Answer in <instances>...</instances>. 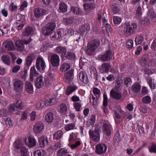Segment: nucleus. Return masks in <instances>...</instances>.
Returning a JSON list of instances; mask_svg holds the SVG:
<instances>
[{"label":"nucleus","mask_w":156,"mask_h":156,"mask_svg":"<svg viewBox=\"0 0 156 156\" xmlns=\"http://www.w3.org/2000/svg\"><path fill=\"white\" fill-rule=\"evenodd\" d=\"M100 44L99 40H91L87 44V49L86 51L88 55L92 54L99 46Z\"/></svg>","instance_id":"1"},{"label":"nucleus","mask_w":156,"mask_h":156,"mask_svg":"<svg viewBox=\"0 0 156 156\" xmlns=\"http://www.w3.org/2000/svg\"><path fill=\"white\" fill-rule=\"evenodd\" d=\"M56 27L55 23H49L42 29V34L45 36H49L52 34Z\"/></svg>","instance_id":"2"},{"label":"nucleus","mask_w":156,"mask_h":156,"mask_svg":"<svg viewBox=\"0 0 156 156\" xmlns=\"http://www.w3.org/2000/svg\"><path fill=\"white\" fill-rule=\"evenodd\" d=\"M100 130L98 128H96L94 130L91 129L90 130L89 133L90 138L96 143L98 142L100 140Z\"/></svg>","instance_id":"3"},{"label":"nucleus","mask_w":156,"mask_h":156,"mask_svg":"<svg viewBox=\"0 0 156 156\" xmlns=\"http://www.w3.org/2000/svg\"><path fill=\"white\" fill-rule=\"evenodd\" d=\"M44 128V123L42 122L38 121L36 122L34 126L33 131L36 134L41 133Z\"/></svg>","instance_id":"4"},{"label":"nucleus","mask_w":156,"mask_h":156,"mask_svg":"<svg viewBox=\"0 0 156 156\" xmlns=\"http://www.w3.org/2000/svg\"><path fill=\"white\" fill-rule=\"evenodd\" d=\"M23 83L20 80L18 79L14 80L13 82L14 90L17 92L21 93L23 89Z\"/></svg>","instance_id":"5"},{"label":"nucleus","mask_w":156,"mask_h":156,"mask_svg":"<svg viewBox=\"0 0 156 156\" xmlns=\"http://www.w3.org/2000/svg\"><path fill=\"white\" fill-rule=\"evenodd\" d=\"M52 66L58 67L60 64V58L59 56L56 54L52 55L48 58Z\"/></svg>","instance_id":"6"},{"label":"nucleus","mask_w":156,"mask_h":156,"mask_svg":"<svg viewBox=\"0 0 156 156\" xmlns=\"http://www.w3.org/2000/svg\"><path fill=\"white\" fill-rule=\"evenodd\" d=\"M31 41V40H18L15 42L17 50L22 51L23 50V44H27Z\"/></svg>","instance_id":"7"},{"label":"nucleus","mask_w":156,"mask_h":156,"mask_svg":"<svg viewBox=\"0 0 156 156\" xmlns=\"http://www.w3.org/2000/svg\"><path fill=\"white\" fill-rule=\"evenodd\" d=\"M36 67L37 70H44L46 68L45 62L42 57H39L37 58L36 63Z\"/></svg>","instance_id":"8"},{"label":"nucleus","mask_w":156,"mask_h":156,"mask_svg":"<svg viewBox=\"0 0 156 156\" xmlns=\"http://www.w3.org/2000/svg\"><path fill=\"white\" fill-rule=\"evenodd\" d=\"M95 152L99 154H102L105 153L107 149V146L104 144H98L95 147Z\"/></svg>","instance_id":"9"},{"label":"nucleus","mask_w":156,"mask_h":156,"mask_svg":"<svg viewBox=\"0 0 156 156\" xmlns=\"http://www.w3.org/2000/svg\"><path fill=\"white\" fill-rule=\"evenodd\" d=\"M113 55L112 51L110 50H108L104 54L100 55L98 56V58L103 61H107L112 58Z\"/></svg>","instance_id":"10"},{"label":"nucleus","mask_w":156,"mask_h":156,"mask_svg":"<svg viewBox=\"0 0 156 156\" xmlns=\"http://www.w3.org/2000/svg\"><path fill=\"white\" fill-rule=\"evenodd\" d=\"M89 30L90 26L88 24H85L81 27L79 29L80 34H78V36H80L78 39H80L81 38L80 35L83 37V36H85Z\"/></svg>","instance_id":"11"},{"label":"nucleus","mask_w":156,"mask_h":156,"mask_svg":"<svg viewBox=\"0 0 156 156\" xmlns=\"http://www.w3.org/2000/svg\"><path fill=\"white\" fill-rule=\"evenodd\" d=\"M47 14V11L46 9L39 8L36 9L34 11V15L37 18H41Z\"/></svg>","instance_id":"12"},{"label":"nucleus","mask_w":156,"mask_h":156,"mask_svg":"<svg viewBox=\"0 0 156 156\" xmlns=\"http://www.w3.org/2000/svg\"><path fill=\"white\" fill-rule=\"evenodd\" d=\"M126 28V33L128 35H130L136 30L137 25L135 23H132L131 25L127 26Z\"/></svg>","instance_id":"13"},{"label":"nucleus","mask_w":156,"mask_h":156,"mask_svg":"<svg viewBox=\"0 0 156 156\" xmlns=\"http://www.w3.org/2000/svg\"><path fill=\"white\" fill-rule=\"evenodd\" d=\"M103 130L104 132V134L109 136L112 133L111 126L108 122L104 123L103 126Z\"/></svg>","instance_id":"14"},{"label":"nucleus","mask_w":156,"mask_h":156,"mask_svg":"<svg viewBox=\"0 0 156 156\" xmlns=\"http://www.w3.org/2000/svg\"><path fill=\"white\" fill-rule=\"evenodd\" d=\"M22 101L21 100H17L16 103L11 104L9 108L10 112H12L15 111L16 108L21 109L22 108Z\"/></svg>","instance_id":"15"},{"label":"nucleus","mask_w":156,"mask_h":156,"mask_svg":"<svg viewBox=\"0 0 156 156\" xmlns=\"http://www.w3.org/2000/svg\"><path fill=\"white\" fill-rule=\"evenodd\" d=\"M78 78L82 82L87 84L88 82V80L86 73L83 71H81L78 74Z\"/></svg>","instance_id":"16"},{"label":"nucleus","mask_w":156,"mask_h":156,"mask_svg":"<svg viewBox=\"0 0 156 156\" xmlns=\"http://www.w3.org/2000/svg\"><path fill=\"white\" fill-rule=\"evenodd\" d=\"M26 144L30 147L35 146L37 144V141L35 138L31 136H29L27 139L25 140Z\"/></svg>","instance_id":"17"},{"label":"nucleus","mask_w":156,"mask_h":156,"mask_svg":"<svg viewBox=\"0 0 156 156\" xmlns=\"http://www.w3.org/2000/svg\"><path fill=\"white\" fill-rule=\"evenodd\" d=\"M43 77L42 76L37 77L35 82V85L38 89L42 88L44 86Z\"/></svg>","instance_id":"18"},{"label":"nucleus","mask_w":156,"mask_h":156,"mask_svg":"<svg viewBox=\"0 0 156 156\" xmlns=\"http://www.w3.org/2000/svg\"><path fill=\"white\" fill-rule=\"evenodd\" d=\"M3 45L6 50L9 51L14 50L15 49L14 44L11 40H6L3 43Z\"/></svg>","instance_id":"19"},{"label":"nucleus","mask_w":156,"mask_h":156,"mask_svg":"<svg viewBox=\"0 0 156 156\" xmlns=\"http://www.w3.org/2000/svg\"><path fill=\"white\" fill-rule=\"evenodd\" d=\"M25 89L26 92L29 94H32L34 92L33 86L32 84L28 81L25 83Z\"/></svg>","instance_id":"20"},{"label":"nucleus","mask_w":156,"mask_h":156,"mask_svg":"<svg viewBox=\"0 0 156 156\" xmlns=\"http://www.w3.org/2000/svg\"><path fill=\"white\" fill-rule=\"evenodd\" d=\"M38 141L39 145L41 147H44L47 145L48 143V140L47 137L44 136H42L39 138Z\"/></svg>","instance_id":"21"},{"label":"nucleus","mask_w":156,"mask_h":156,"mask_svg":"<svg viewBox=\"0 0 156 156\" xmlns=\"http://www.w3.org/2000/svg\"><path fill=\"white\" fill-rule=\"evenodd\" d=\"M34 33V30L33 27L28 26L23 32V35L24 36H28L32 35Z\"/></svg>","instance_id":"22"},{"label":"nucleus","mask_w":156,"mask_h":156,"mask_svg":"<svg viewBox=\"0 0 156 156\" xmlns=\"http://www.w3.org/2000/svg\"><path fill=\"white\" fill-rule=\"evenodd\" d=\"M73 73L74 70L73 69H71L64 74V78L67 81H69L71 80L73 78Z\"/></svg>","instance_id":"23"},{"label":"nucleus","mask_w":156,"mask_h":156,"mask_svg":"<svg viewBox=\"0 0 156 156\" xmlns=\"http://www.w3.org/2000/svg\"><path fill=\"white\" fill-rule=\"evenodd\" d=\"M39 75V73L36 71L35 67H32L30 69V80L33 82L34 80V78L37 76Z\"/></svg>","instance_id":"24"},{"label":"nucleus","mask_w":156,"mask_h":156,"mask_svg":"<svg viewBox=\"0 0 156 156\" xmlns=\"http://www.w3.org/2000/svg\"><path fill=\"white\" fill-rule=\"evenodd\" d=\"M111 66L108 63H105L101 65L100 70L101 73L107 72L109 71L111 69Z\"/></svg>","instance_id":"25"},{"label":"nucleus","mask_w":156,"mask_h":156,"mask_svg":"<svg viewBox=\"0 0 156 156\" xmlns=\"http://www.w3.org/2000/svg\"><path fill=\"white\" fill-rule=\"evenodd\" d=\"M110 96L114 99L117 100L120 99L122 98L121 93L119 92H116L114 90H111Z\"/></svg>","instance_id":"26"},{"label":"nucleus","mask_w":156,"mask_h":156,"mask_svg":"<svg viewBox=\"0 0 156 156\" xmlns=\"http://www.w3.org/2000/svg\"><path fill=\"white\" fill-rule=\"evenodd\" d=\"M70 64L67 62L62 63L60 67V70L62 72L68 71L70 68Z\"/></svg>","instance_id":"27"},{"label":"nucleus","mask_w":156,"mask_h":156,"mask_svg":"<svg viewBox=\"0 0 156 156\" xmlns=\"http://www.w3.org/2000/svg\"><path fill=\"white\" fill-rule=\"evenodd\" d=\"M13 146L16 149H21L24 147L22 142L20 139L16 140L13 143Z\"/></svg>","instance_id":"28"},{"label":"nucleus","mask_w":156,"mask_h":156,"mask_svg":"<svg viewBox=\"0 0 156 156\" xmlns=\"http://www.w3.org/2000/svg\"><path fill=\"white\" fill-rule=\"evenodd\" d=\"M57 101V98H52L46 100L44 102L45 106L49 107L55 104Z\"/></svg>","instance_id":"29"},{"label":"nucleus","mask_w":156,"mask_h":156,"mask_svg":"<svg viewBox=\"0 0 156 156\" xmlns=\"http://www.w3.org/2000/svg\"><path fill=\"white\" fill-rule=\"evenodd\" d=\"M77 87L75 85L70 86L67 87L65 94L66 95H69L72 94L77 89Z\"/></svg>","instance_id":"30"},{"label":"nucleus","mask_w":156,"mask_h":156,"mask_svg":"<svg viewBox=\"0 0 156 156\" xmlns=\"http://www.w3.org/2000/svg\"><path fill=\"white\" fill-rule=\"evenodd\" d=\"M45 118V120L47 122L51 123L53 122L54 119L53 114L51 112H48L46 114Z\"/></svg>","instance_id":"31"},{"label":"nucleus","mask_w":156,"mask_h":156,"mask_svg":"<svg viewBox=\"0 0 156 156\" xmlns=\"http://www.w3.org/2000/svg\"><path fill=\"white\" fill-rule=\"evenodd\" d=\"M147 81L151 89L156 88V83H154V79L151 77H148L147 78Z\"/></svg>","instance_id":"32"},{"label":"nucleus","mask_w":156,"mask_h":156,"mask_svg":"<svg viewBox=\"0 0 156 156\" xmlns=\"http://www.w3.org/2000/svg\"><path fill=\"white\" fill-rule=\"evenodd\" d=\"M58 10L60 12H66L67 10V6L66 4L64 2H61L59 5Z\"/></svg>","instance_id":"33"},{"label":"nucleus","mask_w":156,"mask_h":156,"mask_svg":"<svg viewBox=\"0 0 156 156\" xmlns=\"http://www.w3.org/2000/svg\"><path fill=\"white\" fill-rule=\"evenodd\" d=\"M67 110L66 105L64 104H62L58 106V111L62 114H66Z\"/></svg>","instance_id":"34"},{"label":"nucleus","mask_w":156,"mask_h":156,"mask_svg":"<svg viewBox=\"0 0 156 156\" xmlns=\"http://www.w3.org/2000/svg\"><path fill=\"white\" fill-rule=\"evenodd\" d=\"M1 84H3L5 86L10 85V78L8 77H3L1 79Z\"/></svg>","instance_id":"35"},{"label":"nucleus","mask_w":156,"mask_h":156,"mask_svg":"<svg viewBox=\"0 0 156 156\" xmlns=\"http://www.w3.org/2000/svg\"><path fill=\"white\" fill-rule=\"evenodd\" d=\"M34 156H47V152L45 150H37L34 152Z\"/></svg>","instance_id":"36"},{"label":"nucleus","mask_w":156,"mask_h":156,"mask_svg":"<svg viewBox=\"0 0 156 156\" xmlns=\"http://www.w3.org/2000/svg\"><path fill=\"white\" fill-rule=\"evenodd\" d=\"M71 11L76 15H81L83 12L79 8L76 7H71Z\"/></svg>","instance_id":"37"},{"label":"nucleus","mask_w":156,"mask_h":156,"mask_svg":"<svg viewBox=\"0 0 156 156\" xmlns=\"http://www.w3.org/2000/svg\"><path fill=\"white\" fill-rule=\"evenodd\" d=\"M66 48L61 46L57 47L55 49L56 52L61 54L62 56H63L66 52Z\"/></svg>","instance_id":"38"},{"label":"nucleus","mask_w":156,"mask_h":156,"mask_svg":"<svg viewBox=\"0 0 156 156\" xmlns=\"http://www.w3.org/2000/svg\"><path fill=\"white\" fill-rule=\"evenodd\" d=\"M2 59L4 64L8 65H9L10 64V58L9 55H5L2 56Z\"/></svg>","instance_id":"39"},{"label":"nucleus","mask_w":156,"mask_h":156,"mask_svg":"<svg viewBox=\"0 0 156 156\" xmlns=\"http://www.w3.org/2000/svg\"><path fill=\"white\" fill-rule=\"evenodd\" d=\"M63 132L61 130H58L55 132L53 135L54 140L60 139L63 135Z\"/></svg>","instance_id":"40"},{"label":"nucleus","mask_w":156,"mask_h":156,"mask_svg":"<svg viewBox=\"0 0 156 156\" xmlns=\"http://www.w3.org/2000/svg\"><path fill=\"white\" fill-rule=\"evenodd\" d=\"M34 58V55L31 54L27 56L26 59V64L27 66L30 65Z\"/></svg>","instance_id":"41"},{"label":"nucleus","mask_w":156,"mask_h":156,"mask_svg":"<svg viewBox=\"0 0 156 156\" xmlns=\"http://www.w3.org/2000/svg\"><path fill=\"white\" fill-rule=\"evenodd\" d=\"M112 11L114 14H116L119 13L120 11V9L119 8L118 5L117 4H114L112 5Z\"/></svg>","instance_id":"42"},{"label":"nucleus","mask_w":156,"mask_h":156,"mask_svg":"<svg viewBox=\"0 0 156 156\" xmlns=\"http://www.w3.org/2000/svg\"><path fill=\"white\" fill-rule=\"evenodd\" d=\"M78 134L76 133H72L69 135V140L70 142H72L77 139Z\"/></svg>","instance_id":"43"},{"label":"nucleus","mask_w":156,"mask_h":156,"mask_svg":"<svg viewBox=\"0 0 156 156\" xmlns=\"http://www.w3.org/2000/svg\"><path fill=\"white\" fill-rule=\"evenodd\" d=\"M75 124L72 123L65 125L64 129L66 131H68L75 129Z\"/></svg>","instance_id":"44"},{"label":"nucleus","mask_w":156,"mask_h":156,"mask_svg":"<svg viewBox=\"0 0 156 156\" xmlns=\"http://www.w3.org/2000/svg\"><path fill=\"white\" fill-rule=\"evenodd\" d=\"M95 122V116L94 115H92L90 116L89 119L87 122V125L89 126L90 125L94 124Z\"/></svg>","instance_id":"45"},{"label":"nucleus","mask_w":156,"mask_h":156,"mask_svg":"<svg viewBox=\"0 0 156 156\" xmlns=\"http://www.w3.org/2000/svg\"><path fill=\"white\" fill-rule=\"evenodd\" d=\"M28 112L27 111L22 112L20 121H26L28 118Z\"/></svg>","instance_id":"46"},{"label":"nucleus","mask_w":156,"mask_h":156,"mask_svg":"<svg viewBox=\"0 0 156 156\" xmlns=\"http://www.w3.org/2000/svg\"><path fill=\"white\" fill-rule=\"evenodd\" d=\"M140 86L138 83H136L133 84L132 86V90L135 92H138L140 90Z\"/></svg>","instance_id":"47"},{"label":"nucleus","mask_w":156,"mask_h":156,"mask_svg":"<svg viewBox=\"0 0 156 156\" xmlns=\"http://www.w3.org/2000/svg\"><path fill=\"white\" fill-rule=\"evenodd\" d=\"M81 144V140L77 141L73 144L69 145V146L72 150H74L76 148L80 146Z\"/></svg>","instance_id":"48"},{"label":"nucleus","mask_w":156,"mask_h":156,"mask_svg":"<svg viewBox=\"0 0 156 156\" xmlns=\"http://www.w3.org/2000/svg\"><path fill=\"white\" fill-rule=\"evenodd\" d=\"M21 156H28L29 152L28 149L24 146L20 149Z\"/></svg>","instance_id":"49"},{"label":"nucleus","mask_w":156,"mask_h":156,"mask_svg":"<svg viewBox=\"0 0 156 156\" xmlns=\"http://www.w3.org/2000/svg\"><path fill=\"white\" fill-rule=\"evenodd\" d=\"M44 106V102L43 101H40L36 104L35 108L37 110H40L43 108Z\"/></svg>","instance_id":"50"},{"label":"nucleus","mask_w":156,"mask_h":156,"mask_svg":"<svg viewBox=\"0 0 156 156\" xmlns=\"http://www.w3.org/2000/svg\"><path fill=\"white\" fill-rule=\"evenodd\" d=\"M69 152V151L68 149L65 148H62L58 151L57 154L58 156H62Z\"/></svg>","instance_id":"51"},{"label":"nucleus","mask_w":156,"mask_h":156,"mask_svg":"<svg viewBox=\"0 0 156 156\" xmlns=\"http://www.w3.org/2000/svg\"><path fill=\"white\" fill-rule=\"evenodd\" d=\"M64 57H65L66 58L68 59L73 60L75 58L74 55L73 53L70 52H67L65 53L63 55Z\"/></svg>","instance_id":"52"},{"label":"nucleus","mask_w":156,"mask_h":156,"mask_svg":"<svg viewBox=\"0 0 156 156\" xmlns=\"http://www.w3.org/2000/svg\"><path fill=\"white\" fill-rule=\"evenodd\" d=\"M73 20L74 18L72 17L68 18H64L63 19V22L67 25H70L72 23Z\"/></svg>","instance_id":"53"},{"label":"nucleus","mask_w":156,"mask_h":156,"mask_svg":"<svg viewBox=\"0 0 156 156\" xmlns=\"http://www.w3.org/2000/svg\"><path fill=\"white\" fill-rule=\"evenodd\" d=\"M151 101V97L148 96H146L143 98L142 101L143 103L148 104L150 103Z\"/></svg>","instance_id":"54"},{"label":"nucleus","mask_w":156,"mask_h":156,"mask_svg":"<svg viewBox=\"0 0 156 156\" xmlns=\"http://www.w3.org/2000/svg\"><path fill=\"white\" fill-rule=\"evenodd\" d=\"M61 32L60 31H57L54 33V35L50 36V37L52 38H56L57 39H59L61 37Z\"/></svg>","instance_id":"55"},{"label":"nucleus","mask_w":156,"mask_h":156,"mask_svg":"<svg viewBox=\"0 0 156 156\" xmlns=\"http://www.w3.org/2000/svg\"><path fill=\"white\" fill-rule=\"evenodd\" d=\"M81 106V104L79 102H75L74 104V107L77 111H80Z\"/></svg>","instance_id":"56"},{"label":"nucleus","mask_w":156,"mask_h":156,"mask_svg":"<svg viewBox=\"0 0 156 156\" xmlns=\"http://www.w3.org/2000/svg\"><path fill=\"white\" fill-rule=\"evenodd\" d=\"M125 84L126 86H128L129 85L131 84L132 83V80L130 78L127 77L124 80Z\"/></svg>","instance_id":"57"},{"label":"nucleus","mask_w":156,"mask_h":156,"mask_svg":"<svg viewBox=\"0 0 156 156\" xmlns=\"http://www.w3.org/2000/svg\"><path fill=\"white\" fill-rule=\"evenodd\" d=\"M126 46L128 48H131L133 46V42L132 40H128L127 41Z\"/></svg>","instance_id":"58"},{"label":"nucleus","mask_w":156,"mask_h":156,"mask_svg":"<svg viewBox=\"0 0 156 156\" xmlns=\"http://www.w3.org/2000/svg\"><path fill=\"white\" fill-rule=\"evenodd\" d=\"M113 21L115 24H119L121 22V18L117 16H114Z\"/></svg>","instance_id":"59"},{"label":"nucleus","mask_w":156,"mask_h":156,"mask_svg":"<svg viewBox=\"0 0 156 156\" xmlns=\"http://www.w3.org/2000/svg\"><path fill=\"white\" fill-rule=\"evenodd\" d=\"M145 72L146 74L148 75L151 74L155 73V70L153 69H146L145 70Z\"/></svg>","instance_id":"60"},{"label":"nucleus","mask_w":156,"mask_h":156,"mask_svg":"<svg viewBox=\"0 0 156 156\" xmlns=\"http://www.w3.org/2000/svg\"><path fill=\"white\" fill-rule=\"evenodd\" d=\"M141 22L143 25H148L150 23L149 19L147 17L144 18V19L141 20Z\"/></svg>","instance_id":"61"},{"label":"nucleus","mask_w":156,"mask_h":156,"mask_svg":"<svg viewBox=\"0 0 156 156\" xmlns=\"http://www.w3.org/2000/svg\"><path fill=\"white\" fill-rule=\"evenodd\" d=\"M123 117L124 118L128 119L129 120L131 119L132 118V115L128 112H125L123 115Z\"/></svg>","instance_id":"62"},{"label":"nucleus","mask_w":156,"mask_h":156,"mask_svg":"<svg viewBox=\"0 0 156 156\" xmlns=\"http://www.w3.org/2000/svg\"><path fill=\"white\" fill-rule=\"evenodd\" d=\"M142 13V8L140 5L137 7L136 9V13L137 15V16L140 17L141 16Z\"/></svg>","instance_id":"63"},{"label":"nucleus","mask_w":156,"mask_h":156,"mask_svg":"<svg viewBox=\"0 0 156 156\" xmlns=\"http://www.w3.org/2000/svg\"><path fill=\"white\" fill-rule=\"evenodd\" d=\"M30 119L32 121H34L36 116V113L35 111H33L30 114Z\"/></svg>","instance_id":"64"}]
</instances>
